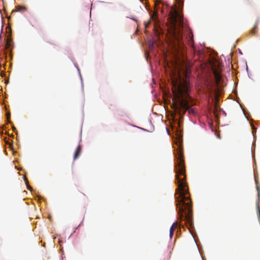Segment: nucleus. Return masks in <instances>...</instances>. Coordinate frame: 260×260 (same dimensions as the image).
<instances>
[{"label": "nucleus", "mask_w": 260, "mask_h": 260, "mask_svg": "<svg viewBox=\"0 0 260 260\" xmlns=\"http://www.w3.org/2000/svg\"><path fill=\"white\" fill-rule=\"evenodd\" d=\"M174 136L173 147L174 154V171L175 172V184L177 186L175 193L176 210L179 219L181 222H188L193 225V217L191 214L185 213V208L191 206V201L186 182L185 169L184 165L182 148V128L180 121L176 119L172 126Z\"/></svg>", "instance_id": "nucleus-1"}, {"label": "nucleus", "mask_w": 260, "mask_h": 260, "mask_svg": "<svg viewBox=\"0 0 260 260\" xmlns=\"http://www.w3.org/2000/svg\"><path fill=\"white\" fill-rule=\"evenodd\" d=\"M163 7L165 8L160 10L161 14L165 16H169L171 19L175 37L178 39H182L184 37L183 29L187 28L184 21L183 15L169 6L164 5Z\"/></svg>", "instance_id": "nucleus-2"}, {"label": "nucleus", "mask_w": 260, "mask_h": 260, "mask_svg": "<svg viewBox=\"0 0 260 260\" xmlns=\"http://www.w3.org/2000/svg\"><path fill=\"white\" fill-rule=\"evenodd\" d=\"M185 223L186 224V225H187V228H188V230H189V231L190 233L191 234V236H192V238H193V239H194V242H195V243H196V245H197V247H198V250L199 251V252H200V254H202V253H201V252H200V249H199V247H198V244H197V241H196V239H195V237H194V236L193 233V232H192V231H193H193H195V229H194V225L193 224L192 225H191L189 224V222H185Z\"/></svg>", "instance_id": "nucleus-3"}, {"label": "nucleus", "mask_w": 260, "mask_h": 260, "mask_svg": "<svg viewBox=\"0 0 260 260\" xmlns=\"http://www.w3.org/2000/svg\"><path fill=\"white\" fill-rule=\"evenodd\" d=\"M81 146L80 145H79L77 148L76 149L75 152L74 153V159H77L80 155L81 153Z\"/></svg>", "instance_id": "nucleus-4"}, {"label": "nucleus", "mask_w": 260, "mask_h": 260, "mask_svg": "<svg viewBox=\"0 0 260 260\" xmlns=\"http://www.w3.org/2000/svg\"><path fill=\"white\" fill-rule=\"evenodd\" d=\"M259 20H260L259 18H257V19H256V20L255 22L254 27L251 30V34H254V30L257 28Z\"/></svg>", "instance_id": "nucleus-5"}, {"label": "nucleus", "mask_w": 260, "mask_h": 260, "mask_svg": "<svg viewBox=\"0 0 260 260\" xmlns=\"http://www.w3.org/2000/svg\"><path fill=\"white\" fill-rule=\"evenodd\" d=\"M255 148V141H253L252 146H251V153L252 157L254 158V151Z\"/></svg>", "instance_id": "nucleus-6"}, {"label": "nucleus", "mask_w": 260, "mask_h": 260, "mask_svg": "<svg viewBox=\"0 0 260 260\" xmlns=\"http://www.w3.org/2000/svg\"><path fill=\"white\" fill-rule=\"evenodd\" d=\"M26 8L22 6H18L15 10H14L13 12H17V11H26Z\"/></svg>", "instance_id": "nucleus-7"}, {"label": "nucleus", "mask_w": 260, "mask_h": 260, "mask_svg": "<svg viewBox=\"0 0 260 260\" xmlns=\"http://www.w3.org/2000/svg\"><path fill=\"white\" fill-rule=\"evenodd\" d=\"M178 3V9L182 8L183 7L184 1L183 0H175Z\"/></svg>", "instance_id": "nucleus-8"}, {"label": "nucleus", "mask_w": 260, "mask_h": 260, "mask_svg": "<svg viewBox=\"0 0 260 260\" xmlns=\"http://www.w3.org/2000/svg\"><path fill=\"white\" fill-rule=\"evenodd\" d=\"M132 127H136L137 128H139L140 129H141L142 131H144V132H149L150 130H148L147 129H145L144 128H143V127H139V126H136V125H133V124H129Z\"/></svg>", "instance_id": "nucleus-9"}, {"label": "nucleus", "mask_w": 260, "mask_h": 260, "mask_svg": "<svg viewBox=\"0 0 260 260\" xmlns=\"http://www.w3.org/2000/svg\"><path fill=\"white\" fill-rule=\"evenodd\" d=\"M149 124L151 125V129L149 131V133H152L154 130V127L152 123L151 120L150 119H149Z\"/></svg>", "instance_id": "nucleus-10"}, {"label": "nucleus", "mask_w": 260, "mask_h": 260, "mask_svg": "<svg viewBox=\"0 0 260 260\" xmlns=\"http://www.w3.org/2000/svg\"><path fill=\"white\" fill-rule=\"evenodd\" d=\"M126 18H128L134 21H135L136 22H138V20L133 16H131L129 17L126 16Z\"/></svg>", "instance_id": "nucleus-11"}, {"label": "nucleus", "mask_w": 260, "mask_h": 260, "mask_svg": "<svg viewBox=\"0 0 260 260\" xmlns=\"http://www.w3.org/2000/svg\"><path fill=\"white\" fill-rule=\"evenodd\" d=\"M150 23H151L150 20H149L147 22H145L144 25H145V28L147 27L148 26V25L150 24Z\"/></svg>", "instance_id": "nucleus-12"}, {"label": "nucleus", "mask_w": 260, "mask_h": 260, "mask_svg": "<svg viewBox=\"0 0 260 260\" xmlns=\"http://www.w3.org/2000/svg\"><path fill=\"white\" fill-rule=\"evenodd\" d=\"M174 232H169V238H170V240H171L172 239V237L174 235Z\"/></svg>", "instance_id": "nucleus-13"}, {"label": "nucleus", "mask_w": 260, "mask_h": 260, "mask_svg": "<svg viewBox=\"0 0 260 260\" xmlns=\"http://www.w3.org/2000/svg\"><path fill=\"white\" fill-rule=\"evenodd\" d=\"M174 232H169V238H170V240H171L172 239V237L174 235Z\"/></svg>", "instance_id": "nucleus-14"}, {"label": "nucleus", "mask_w": 260, "mask_h": 260, "mask_svg": "<svg viewBox=\"0 0 260 260\" xmlns=\"http://www.w3.org/2000/svg\"><path fill=\"white\" fill-rule=\"evenodd\" d=\"M256 189L258 191V194H257L258 198V200H259V199H260V193H259L260 188L257 185L256 186Z\"/></svg>", "instance_id": "nucleus-15"}, {"label": "nucleus", "mask_w": 260, "mask_h": 260, "mask_svg": "<svg viewBox=\"0 0 260 260\" xmlns=\"http://www.w3.org/2000/svg\"><path fill=\"white\" fill-rule=\"evenodd\" d=\"M175 229V227H173V225H171L170 228L169 232H174Z\"/></svg>", "instance_id": "nucleus-16"}, {"label": "nucleus", "mask_w": 260, "mask_h": 260, "mask_svg": "<svg viewBox=\"0 0 260 260\" xmlns=\"http://www.w3.org/2000/svg\"><path fill=\"white\" fill-rule=\"evenodd\" d=\"M254 174L255 182V183L257 184V175H256L254 171Z\"/></svg>", "instance_id": "nucleus-17"}, {"label": "nucleus", "mask_w": 260, "mask_h": 260, "mask_svg": "<svg viewBox=\"0 0 260 260\" xmlns=\"http://www.w3.org/2000/svg\"><path fill=\"white\" fill-rule=\"evenodd\" d=\"M188 36H189V38L190 40L192 41V40L193 39V35H192V34L190 32H189Z\"/></svg>", "instance_id": "nucleus-18"}, {"label": "nucleus", "mask_w": 260, "mask_h": 260, "mask_svg": "<svg viewBox=\"0 0 260 260\" xmlns=\"http://www.w3.org/2000/svg\"><path fill=\"white\" fill-rule=\"evenodd\" d=\"M245 64H246V71L247 73V74H248L249 73V71H248V66H247V62L245 61Z\"/></svg>", "instance_id": "nucleus-19"}, {"label": "nucleus", "mask_w": 260, "mask_h": 260, "mask_svg": "<svg viewBox=\"0 0 260 260\" xmlns=\"http://www.w3.org/2000/svg\"><path fill=\"white\" fill-rule=\"evenodd\" d=\"M149 44H150V46L152 47L153 46V42L152 41H150L149 42Z\"/></svg>", "instance_id": "nucleus-20"}, {"label": "nucleus", "mask_w": 260, "mask_h": 260, "mask_svg": "<svg viewBox=\"0 0 260 260\" xmlns=\"http://www.w3.org/2000/svg\"><path fill=\"white\" fill-rule=\"evenodd\" d=\"M241 109H242V108H241ZM242 111H243V114H244V116H245V118H246V119H247V120H248V117L246 116V114H245V112H244V110H243V109H242Z\"/></svg>", "instance_id": "nucleus-21"}, {"label": "nucleus", "mask_w": 260, "mask_h": 260, "mask_svg": "<svg viewBox=\"0 0 260 260\" xmlns=\"http://www.w3.org/2000/svg\"><path fill=\"white\" fill-rule=\"evenodd\" d=\"M177 223V221H174L173 224H172V225H173V227H175V225H176V224Z\"/></svg>", "instance_id": "nucleus-22"}, {"label": "nucleus", "mask_w": 260, "mask_h": 260, "mask_svg": "<svg viewBox=\"0 0 260 260\" xmlns=\"http://www.w3.org/2000/svg\"><path fill=\"white\" fill-rule=\"evenodd\" d=\"M7 119H9V118H10V114L9 113H7Z\"/></svg>", "instance_id": "nucleus-23"}, {"label": "nucleus", "mask_w": 260, "mask_h": 260, "mask_svg": "<svg viewBox=\"0 0 260 260\" xmlns=\"http://www.w3.org/2000/svg\"><path fill=\"white\" fill-rule=\"evenodd\" d=\"M238 51H239V54H240L241 55L243 54L242 51L240 49H238Z\"/></svg>", "instance_id": "nucleus-24"}, {"label": "nucleus", "mask_w": 260, "mask_h": 260, "mask_svg": "<svg viewBox=\"0 0 260 260\" xmlns=\"http://www.w3.org/2000/svg\"><path fill=\"white\" fill-rule=\"evenodd\" d=\"M220 110L221 111L222 113H223L225 115H226V113L225 112V111H224L222 109H220Z\"/></svg>", "instance_id": "nucleus-25"}, {"label": "nucleus", "mask_w": 260, "mask_h": 260, "mask_svg": "<svg viewBox=\"0 0 260 260\" xmlns=\"http://www.w3.org/2000/svg\"><path fill=\"white\" fill-rule=\"evenodd\" d=\"M166 131H167V133L168 135H170L169 131H168V129L167 128H166Z\"/></svg>", "instance_id": "nucleus-26"}, {"label": "nucleus", "mask_w": 260, "mask_h": 260, "mask_svg": "<svg viewBox=\"0 0 260 260\" xmlns=\"http://www.w3.org/2000/svg\"><path fill=\"white\" fill-rule=\"evenodd\" d=\"M171 252H169V254H168V257H169V258H170V257H171Z\"/></svg>", "instance_id": "nucleus-27"}, {"label": "nucleus", "mask_w": 260, "mask_h": 260, "mask_svg": "<svg viewBox=\"0 0 260 260\" xmlns=\"http://www.w3.org/2000/svg\"><path fill=\"white\" fill-rule=\"evenodd\" d=\"M9 47V45L8 43L7 44V48H8Z\"/></svg>", "instance_id": "nucleus-28"}, {"label": "nucleus", "mask_w": 260, "mask_h": 260, "mask_svg": "<svg viewBox=\"0 0 260 260\" xmlns=\"http://www.w3.org/2000/svg\"><path fill=\"white\" fill-rule=\"evenodd\" d=\"M251 126H252V128L253 129V126L252 125H251ZM252 135L254 137L253 132H252Z\"/></svg>", "instance_id": "nucleus-29"}, {"label": "nucleus", "mask_w": 260, "mask_h": 260, "mask_svg": "<svg viewBox=\"0 0 260 260\" xmlns=\"http://www.w3.org/2000/svg\"><path fill=\"white\" fill-rule=\"evenodd\" d=\"M140 1L143 4H144V2L143 1H142V0H140Z\"/></svg>", "instance_id": "nucleus-30"}, {"label": "nucleus", "mask_w": 260, "mask_h": 260, "mask_svg": "<svg viewBox=\"0 0 260 260\" xmlns=\"http://www.w3.org/2000/svg\"><path fill=\"white\" fill-rule=\"evenodd\" d=\"M248 77L250 78V79H251L250 77V75H249V73L248 74Z\"/></svg>", "instance_id": "nucleus-31"}, {"label": "nucleus", "mask_w": 260, "mask_h": 260, "mask_svg": "<svg viewBox=\"0 0 260 260\" xmlns=\"http://www.w3.org/2000/svg\"><path fill=\"white\" fill-rule=\"evenodd\" d=\"M217 137L218 138V139H220V137L219 136H217Z\"/></svg>", "instance_id": "nucleus-32"}, {"label": "nucleus", "mask_w": 260, "mask_h": 260, "mask_svg": "<svg viewBox=\"0 0 260 260\" xmlns=\"http://www.w3.org/2000/svg\"><path fill=\"white\" fill-rule=\"evenodd\" d=\"M49 44H53V43H51V42H49Z\"/></svg>", "instance_id": "nucleus-33"}, {"label": "nucleus", "mask_w": 260, "mask_h": 260, "mask_svg": "<svg viewBox=\"0 0 260 260\" xmlns=\"http://www.w3.org/2000/svg\"><path fill=\"white\" fill-rule=\"evenodd\" d=\"M193 123L195 124H196V122H193Z\"/></svg>", "instance_id": "nucleus-34"}, {"label": "nucleus", "mask_w": 260, "mask_h": 260, "mask_svg": "<svg viewBox=\"0 0 260 260\" xmlns=\"http://www.w3.org/2000/svg\"><path fill=\"white\" fill-rule=\"evenodd\" d=\"M27 188H28V189H30V187L28 186V187H27Z\"/></svg>", "instance_id": "nucleus-35"}, {"label": "nucleus", "mask_w": 260, "mask_h": 260, "mask_svg": "<svg viewBox=\"0 0 260 260\" xmlns=\"http://www.w3.org/2000/svg\"><path fill=\"white\" fill-rule=\"evenodd\" d=\"M202 259L204 260V258L203 257H202Z\"/></svg>", "instance_id": "nucleus-36"}]
</instances>
